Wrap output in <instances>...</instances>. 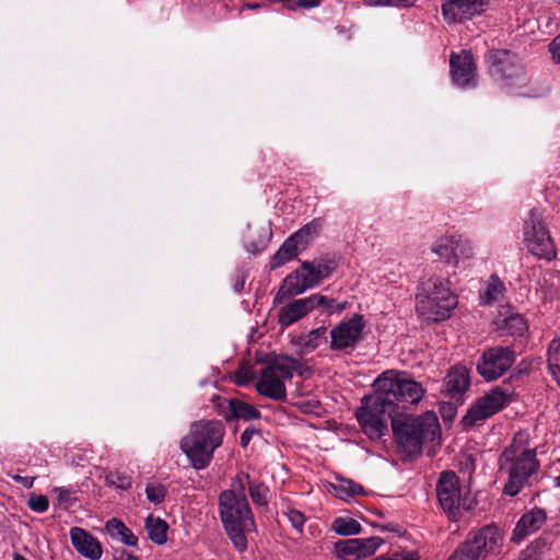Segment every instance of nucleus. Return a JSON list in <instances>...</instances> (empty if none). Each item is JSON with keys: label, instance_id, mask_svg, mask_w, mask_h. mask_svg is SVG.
Instances as JSON below:
<instances>
[{"label": "nucleus", "instance_id": "1a4fd4ad", "mask_svg": "<svg viewBox=\"0 0 560 560\" xmlns=\"http://www.w3.org/2000/svg\"><path fill=\"white\" fill-rule=\"evenodd\" d=\"M489 74L509 88L523 86L528 81L524 65L518 56L508 49H492L487 52Z\"/></svg>", "mask_w": 560, "mask_h": 560}, {"label": "nucleus", "instance_id": "9d476101", "mask_svg": "<svg viewBox=\"0 0 560 560\" xmlns=\"http://www.w3.org/2000/svg\"><path fill=\"white\" fill-rule=\"evenodd\" d=\"M435 491L439 505L450 521H459L463 516V510L469 509L465 505L459 478L454 471L446 470L440 474Z\"/></svg>", "mask_w": 560, "mask_h": 560}, {"label": "nucleus", "instance_id": "2f4dec72", "mask_svg": "<svg viewBox=\"0 0 560 560\" xmlns=\"http://www.w3.org/2000/svg\"><path fill=\"white\" fill-rule=\"evenodd\" d=\"M248 492L253 503L257 506L267 508L270 499V490L262 482L252 481L249 475H245Z\"/></svg>", "mask_w": 560, "mask_h": 560}, {"label": "nucleus", "instance_id": "7c9ffc66", "mask_svg": "<svg viewBox=\"0 0 560 560\" xmlns=\"http://www.w3.org/2000/svg\"><path fill=\"white\" fill-rule=\"evenodd\" d=\"M145 529L148 532L149 538L156 545H163L167 540V523L160 518L153 517V515H149L145 520Z\"/></svg>", "mask_w": 560, "mask_h": 560}, {"label": "nucleus", "instance_id": "3c124183", "mask_svg": "<svg viewBox=\"0 0 560 560\" xmlns=\"http://www.w3.org/2000/svg\"><path fill=\"white\" fill-rule=\"evenodd\" d=\"M126 560H139V558L132 556V555H127V558Z\"/></svg>", "mask_w": 560, "mask_h": 560}, {"label": "nucleus", "instance_id": "603ef678", "mask_svg": "<svg viewBox=\"0 0 560 560\" xmlns=\"http://www.w3.org/2000/svg\"><path fill=\"white\" fill-rule=\"evenodd\" d=\"M556 485L560 487V476L556 478Z\"/></svg>", "mask_w": 560, "mask_h": 560}, {"label": "nucleus", "instance_id": "6ab92c4d", "mask_svg": "<svg viewBox=\"0 0 560 560\" xmlns=\"http://www.w3.org/2000/svg\"><path fill=\"white\" fill-rule=\"evenodd\" d=\"M272 237L271 223L268 220H257L247 224L243 235L245 249L250 254L262 252Z\"/></svg>", "mask_w": 560, "mask_h": 560}, {"label": "nucleus", "instance_id": "5701e85b", "mask_svg": "<svg viewBox=\"0 0 560 560\" xmlns=\"http://www.w3.org/2000/svg\"><path fill=\"white\" fill-rule=\"evenodd\" d=\"M303 270H306L308 278L318 285L323 280L329 278L336 270L337 264L334 259L327 257L316 258L312 261H302Z\"/></svg>", "mask_w": 560, "mask_h": 560}, {"label": "nucleus", "instance_id": "a211bd4d", "mask_svg": "<svg viewBox=\"0 0 560 560\" xmlns=\"http://www.w3.org/2000/svg\"><path fill=\"white\" fill-rule=\"evenodd\" d=\"M382 544L383 539L380 537L351 538L337 541L335 551L339 559H348L349 557L366 558L372 556Z\"/></svg>", "mask_w": 560, "mask_h": 560}, {"label": "nucleus", "instance_id": "9b49d317", "mask_svg": "<svg viewBox=\"0 0 560 560\" xmlns=\"http://www.w3.org/2000/svg\"><path fill=\"white\" fill-rule=\"evenodd\" d=\"M441 261L459 267L475 256L474 243L464 235L453 234L439 237L431 247Z\"/></svg>", "mask_w": 560, "mask_h": 560}, {"label": "nucleus", "instance_id": "c85d7f7f", "mask_svg": "<svg viewBox=\"0 0 560 560\" xmlns=\"http://www.w3.org/2000/svg\"><path fill=\"white\" fill-rule=\"evenodd\" d=\"M323 228V220L320 218L313 219L304 224L300 230L294 232L292 236L296 243L304 249L311 242H313L319 234Z\"/></svg>", "mask_w": 560, "mask_h": 560}, {"label": "nucleus", "instance_id": "b1692460", "mask_svg": "<svg viewBox=\"0 0 560 560\" xmlns=\"http://www.w3.org/2000/svg\"><path fill=\"white\" fill-rule=\"evenodd\" d=\"M223 417L228 422L236 419L249 421L259 419L261 413L253 405L236 398H231L228 400V406L223 410Z\"/></svg>", "mask_w": 560, "mask_h": 560}, {"label": "nucleus", "instance_id": "20e7f679", "mask_svg": "<svg viewBox=\"0 0 560 560\" xmlns=\"http://www.w3.org/2000/svg\"><path fill=\"white\" fill-rule=\"evenodd\" d=\"M390 418L395 440L407 457H418L423 443L433 442L440 434L439 419L433 412L418 417L397 413Z\"/></svg>", "mask_w": 560, "mask_h": 560}, {"label": "nucleus", "instance_id": "8fccbe9b", "mask_svg": "<svg viewBox=\"0 0 560 560\" xmlns=\"http://www.w3.org/2000/svg\"><path fill=\"white\" fill-rule=\"evenodd\" d=\"M258 433V431L254 428H247L243 431L240 438V443L243 447H247L250 443L253 435Z\"/></svg>", "mask_w": 560, "mask_h": 560}, {"label": "nucleus", "instance_id": "7ed1b4c3", "mask_svg": "<svg viewBox=\"0 0 560 560\" xmlns=\"http://www.w3.org/2000/svg\"><path fill=\"white\" fill-rule=\"evenodd\" d=\"M539 468L536 451L523 447L515 436L499 457V472L505 479L503 494L517 495L525 487L530 486L532 478Z\"/></svg>", "mask_w": 560, "mask_h": 560}, {"label": "nucleus", "instance_id": "09e8293b", "mask_svg": "<svg viewBox=\"0 0 560 560\" xmlns=\"http://www.w3.org/2000/svg\"><path fill=\"white\" fill-rule=\"evenodd\" d=\"M11 478L15 481L21 483L24 488L31 489L34 485L35 477L30 476H21L19 474L12 475Z\"/></svg>", "mask_w": 560, "mask_h": 560}, {"label": "nucleus", "instance_id": "bb28decb", "mask_svg": "<svg viewBox=\"0 0 560 560\" xmlns=\"http://www.w3.org/2000/svg\"><path fill=\"white\" fill-rule=\"evenodd\" d=\"M504 292L505 285L503 281L497 275H492L486 283L483 291L480 292L479 298L482 304H492L501 301Z\"/></svg>", "mask_w": 560, "mask_h": 560}, {"label": "nucleus", "instance_id": "c756f323", "mask_svg": "<svg viewBox=\"0 0 560 560\" xmlns=\"http://www.w3.org/2000/svg\"><path fill=\"white\" fill-rule=\"evenodd\" d=\"M304 316L306 314L300 299L282 306L278 312L279 324L283 327L294 324Z\"/></svg>", "mask_w": 560, "mask_h": 560}, {"label": "nucleus", "instance_id": "58836bf2", "mask_svg": "<svg viewBox=\"0 0 560 560\" xmlns=\"http://www.w3.org/2000/svg\"><path fill=\"white\" fill-rule=\"evenodd\" d=\"M167 490L161 483H149L145 488L147 499L154 504H160L165 500Z\"/></svg>", "mask_w": 560, "mask_h": 560}, {"label": "nucleus", "instance_id": "ea45409f", "mask_svg": "<svg viewBox=\"0 0 560 560\" xmlns=\"http://www.w3.org/2000/svg\"><path fill=\"white\" fill-rule=\"evenodd\" d=\"M283 515L288 518L292 527L299 533H303L304 524L306 521L305 515L293 508H288L285 511H283Z\"/></svg>", "mask_w": 560, "mask_h": 560}, {"label": "nucleus", "instance_id": "72a5a7b5", "mask_svg": "<svg viewBox=\"0 0 560 560\" xmlns=\"http://www.w3.org/2000/svg\"><path fill=\"white\" fill-rule=\"evenodd\" d=\"M327 328L324 326L312 329L306 336L300 338V346L303 352H311L319 347L327 339Z\"/></svg>", "mask_w": 560, "mask_h": 560}, {"label": "nucleus", "instance_id": "4be33fe9", "mask_svg": "<svg viewBox=\"0 0 560 560\" xmlns=\"http://www.w3.org/2000/svg\"><path fill=\"white\" fill-rule=\"evenodd\" d=\"M547 514L540 508H534L524 513L515 525L512 541L521 542L530 534L537 532L546 522Z\"/></svg>", "mask_w": 560, "mask_h": 560}, {"label": "nucleus", "instance_id": "39448f33", "mask_svg": "<svg viewBox=\"0 0 560 560\" xmlns=\"http://www.w3.org/2000/svg\"><path fill=\"white\" fill-rule=\"evenodd\" d=\"M224 434L225 427L220 420L195 421L182 439L180 450L195 469H203L209 466L215 450L222 445Z\"/></svg>", "mask_w": 560, "mask_h": 560}, {"label": "nucleus", "instance_id": "f8f14e48", "mask_svg": "<svg viewBox=\"0 0 560 560\" xmlns=\"http://www.w3.org/2000/svg\"><path fill=\"white\" fill-rule=\"evenodd\" d=\"M528 250L539 258L551 260L556 257V246L541 219L540 213L533 209L524 231Z\"/></svg>", "mask_w": 560, "mask_h": 560}, {"label": "nucleus", "instance_id": "f03ea898", "mask_svg": "<svg viewBox=\"0 0 560 560\" xmlns=\"http://www.w3.org/2000/svg\"><path fill=\"white\" fill-rule=\"evenodd\" d=\"M245 489L243 478L237 477L232 482V489L224 490L219 495L220 520L229 539L240 552L247 549V534L256 532Z\"/></svg>", "mask_w": 560, "mask_h": 560}, {"label": "nucleus", "instance_id": "a18cd8bd", "mask_svg": "<svg viewBox=\"0 0 560 560\" xmlns=\"http://www.w3.org/2000/svg\"><path fill=\"white\" fill-rule=\"evenodd\" d=\"M369 5L409 7L417 0H365Z\"/></svg>", "mask_w": 560, "mask_h": 560}, {"label": "nucleus", "instance_id": "49530a36", "mask_svg": "<svg viewBox=\"0 0 560 560\" xmlns=\"http://www.w3.org/2000/svg\"><path fill=\"white\" fill-rule=\"evenodd\" d=\"M300 300L302 302L306 315L314 310L318 311V293H314L310 296Z\"/></svg>", "mask_w": 560, "mask_h": 560}, {"label": "nucleus", "instance_id": "ddd939ff", "mask_svg": "<svg viewBox=\"0 0 560 560\" xmlns=\"http://www.w3.org/2000/svg\"><path fill=\"white\" fill-rule=\"evenodd\" d=\"M515 362L511 347L495 346L486 349L477 362L478 374L487 382L501 377Z\"/></svg>", "mask_w": 560, "mask_h": 560}, {"label": "nucleus", "instance_id": "423d86ee", "mask_svg": "<svg viewBox=\"0 0 560 560\" xmlns=\"http://www.w3.org/2000/svg\"><path fill=\"white\" fill-rule=\"evenodd\" d=\"M457 303V296L451 290L447 279L431 276L419 283L416 311L425 320L441 322L448 318Z\"/></svg>", "mask_w": 560, "mask_h": 560}, {"label": "nucleus", "instance_id": "4c0bfd02", "mask_svg": "<svg viewBox=\"0 0 560 560\" xmlns=\"http://www.w3.org/2000/svg\"><path fill=\"white\" fill-rule=\"evenodd\" d=\"M503 328L511 335L522 336L527 330V324L520 314H513L504 319Z\"/></svg>", "mask_w": 560, "mask_h": 560}, {"label": "nucleus", "instance_id": "412c9836", "mask_svg": "<svg viewBox=\"0 0 560 560\" xmlns=\"http://www.w3.org/2000/svg\"><path fill=\"white\" fill-rule=\"evenodd\" d=\"M70 539L73 548L90 560H98L103 555L101 542L81 527L70 528Z\"/></svg>", "mask_w": 560, "mask_h": 560}, {"label": "nucleus", "instance_id": "aec40b11", "mask_svg": "<svg viewBox=\"0 0 560 560\" xmlns=\"http://www.w3.org/2000/svg\"><path fill=\"white\" fill-rule=\"evenodd\" d=\"M316 287V282L308 278L306 270L302 265L299 269L290 272L283 280L277 292L276 300L279 303L293 296L304 293L306 290Z\"/></svg>", "mask_w": 560, "mask_h": 560}, {"label": "nucleus", "instance_id": "393cba45", "mask_svg": "<svg viewBox=\"0 0 560 560\" xmlns=\"http://www.w3.org/2000/svg\"><path fill=\"white\" fill-rule=\"evenodd\" d=\"M469 387V371L465 366H455L446 376V389L452 397L465 393Z\"/></svg>", "mask_w": 560, "mask_h": 560}, {"label": "nucleus", "instance_id": "a878e982", "mask_svg": "<svg viewBox=\"0 0 560 560\" xmlns=\"http://www.w3.org/2000/svg\"><path fill=\"white\" fill-rule=\"evenodd\" d=\"M301 246L296 243L295 238L290 235L277 250V253L272 256L270 260V268L277 269L288 261L292 260L298 256Z\"/></svg>", "mask_w": 560, "mask_h": 560}, {"label": "nucleus", "instance_id": "f257e3e1", "mask_svg": "<svg viewBox=\"0 0 560 560\" xmlns=\"http://www.w3.org/2000/svg\"><path fill=\"white\" fill-rule=\"evenodd\" d=\"M374 395L364 396L355 412L362 431L372 440L387 432L386 417H392L400 404H418L423 395L422 385L406 372L388 370L374 381Z\"/></svg>", "mask_w": 560, "mask_h": 560}, {"label": "nucleus", "instance_id": "a19ab883", "mask_svg": "<svg viewBox=\"0 0 560 560\" xmlns=\"http://www.w3.org/2000/svg\"><path fill=\"white\" fill-rule=\"evenodd\" d=\"M106 480L109 485L122 490H128L132 486V478L120 471L108 474Z\"/></svg>", "mask_w": 560, "mask_h": 560}, {"label": "nucleus", "instance_id": "473e14b6", "mask_svg": "<svg viewBox=\"0 0 560 560\" xmlns=\"http://www.w3.org/2000/svg\"><path fill=\"white\" fill-rule=\"evenodd\" d=\"M547 363L551 376L560 385V335L549 343Z\"/></svg>", "mask_w": 560, "mask_h": 560}, {"label": "nucleus", "instance_id": "cd10ccee", "mask_svg": "<svg viewBox=\"0 0 560 560\" xmlns=\"http://www.w3.org/2000/svg\"><path fill=\"white\" fill-rule=\"evenodd\" d=\"M106 530L113 539H117L127 546H136L138 538L118 518H112L106 523Z\"/></svg>", "mask_w": 560, "mask_h": 560}, {"label": "nucleus", "instance_id": "f3484780", "mask_svg": "<svg viewBox=\"0 0 560 560\" xmlns=\"http://www.w3.org/2000/svg\"><path fill=\"white\" fill-rule=\"evenodd\" d=\"M451 74L455 84L460 88H474L477 84L476 65L472 54L463 50L453 52L450 60Z\"/></svg>", "mask_w": 560, "mask_h": 560}, {"label": "nucleus", "instance_id": "e433bc0d", "mask_svg": "<svg viewBox=\"0 0 560 560\" xmlns=\"http://www.w3.org/2000/svg\"><path fill=\"white\" fill-rule=\"evenodd\" d=\"M334 489L335 494L342 500H348L363 492V487L350 479H340Z\"/></svg>", "mask_w": 560, "mask_h": 560}, {"label": "nucleus", "instance_id": "2eb2a0df", "mask_svg": "<svg viewBox=\"0 0 560 560\" xmlns=\"http://www.w3.org/2000/svg\"><path fill=\"white\" fill-rule=\"evenodd\" d=\"M364 327L363 316L359 314L342 320L330 330V349L341 351L347 348H355L362 339Z\"/></svg>", "mask_w": 560, "mask_h": 560}, {"label": "nucleus", "instance_id": "4468645a", "mask_svg": "<svg viewBox=\"0 0 560 560\" xmlns=\"http://www.w3.org/2000/svg\"><path fill=\"white\" fill-rule=\"evenodd\" d=\"M509 402L510 395L500 387H495L479 397L476 402L470 406L463 418V422L466 427L482 423L485 420L502 410Z\"/></svg>", "mask_w": 560, "mask_h": 560}, {"label": "nucleus", "instance_id": "de8ad7c7", "mask_svg": "<svg viewBox=\"0 0 560 560\" xmlns=\"http://www.w3.org/2000/svg\"><path fill=\"white\" fill-rule=\"evenodd\" d=\"M549 52L555 63L560 65V34L549 44Z\"/></svg>", "mask_w": 560, "mask_h": 560}, {"label": "nucleus", "instance_id": "0eeeda50", "mask_svg": "<svg viewBox=\"0 0 560 560\" xmlns=\"http://www.w3.org/2000/svg\"><path fill=\"white\" fill-rule=\"evenodd\" d=\"M504 542V534L495 524L471 529L457 545L447 560H486L498 556Z\"/></svg>", "mask_w": 560, "mask_h": 560}, {"label": "nucleus", "instance_id": "79ce46f5", "mask_svg": "<svg viewBox=\"0 0 560 560\" xmlns=\"http://www.w3.org/2000/svg\"><path fill=\"white\" fill-rule=\"evenodd\" d=\"M52 492L56 494L57 505L59 508L68 510L73 506L75 498L71 495L70 490L62 487H55Z\"/></svg>", "mask_w": 560, "mask_h": 560}, {"label": "nucleus", "instance_id": "c9c22d12", "mask_svg": "<svg viewBox=\"0 0 560 560\" xmlns=\"http://www.w3.org/2000/svg\"><path fill=\"white\" fill-rule=\"evenodd\" d=\"M318 311L320 314H340L348 307V302H338L336 299L328 298L318 293Z\"/></svg>", "mask_w": 560, "mask_h": 560}, {"label": "nucleus", "instance_id": "c03bdc74", "mask_svg": "<svg viewBox=\"0 0 560 560\" xmlns=\"http://www.w3.org/2000/svg\"><path fill=\"white\" fill-rule=\"evenodd\" d=\"M270 2L283 3L288 9L315 8L322 0H269Z\"/></svg>", "mask_w": 560, "mask_h": 560}, {"label": "nucleus", "instance_id": "37998d69", "mask_svg": "<svg viewBox=\"0 0 560 560\" xmlns=\"http://www.w3.org/2000/svg\"><path fill=\"white\" fill-rule=\"evenodd\" d=\"M28 508L37 513H44L49 508V501L46 495L32 493L27 501Z\"/></svg>", "mask_w": 560, "mask_h": 560}, {"label": "nucleus", "instance_id": "6e6552de", "mask_svg": "<svg viewBox=\"0 0 560 560\" xmlns=\"http://www.w3.org/2000/svg\"><path fill=\"white\" fill-rule=\"evenodd\" d=\"M298 368L299 362L293 358H276L261 370L256 383V390L259 395L272 400L285 401V381L293 377Z\"/></svg>", "mask_w": 560, "mask_h": 560}, {"label": "nucleus", "instance_id": "dca6fc26", "mask_svg": "<svg viewBox=\"0 0 560 560\" xmlns=\"http://www.w3.org/2000/svg\"><path fill=\"white\" fill-rule=\"evenodd\" d=\"M490 0H446L442 4V14L447 23H463L482 14Z\"/></svg>", "mask_w": 560, "mask_h": 560}, {"label": "nucleus", "instance_id": "f704fd0d", "mask_svg": "<svg viewBox=\"0 0 560 560\" xmlns=\"http://www.w3.org/2000/svg\"><path fill=\"white\" fill-rule=\"evenodd\" d=\"M331 528L340 536H352L361 533V524L350 517H337L334 520Z\"/></svg>", "mask_w": 560, "mask_h": 560}]
</instances>
